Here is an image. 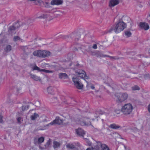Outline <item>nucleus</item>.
<instances>
[{
	"instance_id": "obj_1",
	"label": "nucleus",
	"mask_w": 150,
	"mask_h": 150,
	"mask_svg": "<svg viewBox=\"0 0 150 150\" xmlns=\"http://www.w3.org/2000/svg\"><path fill=\"white\" fill-rule=\"evenodd\" d=\"M126 26V24L124 22L120 21L105 31V33H112L113 32L116 33H118L125 28Z\"/></svg>"
},
{
	"instance_id": "obj_2",
	"label": "nucleus",
	"mask_w": 150,
	"mask_h": 150,
	"mask_svg": "<svg viewBox=\"0 0 150 150\" xmlns=\"http://www.w3.org/2000/svg\"><path fill=\"white\" fill-rule=\"evenodd\" d=\"M33 54L35 56L45 58L49 56L50 54V52L45 50H39L34 51Z\"/></svg>"
},
{
	"instance_id": "obj_3",
	"label": "nucleus",
	"mask_w": 150,
	"mask_h": 150,
	"mask_svg": "<svg viewBox=\"0 0 150 150\" xmlns=\"http://www.w3.org/2000/svg\"><path fill=\"white\" fill-rule=\"evenodd\" d=\"M133 110V107L130 103H127L124 105L122 108L121 111L125 115L130 114Z\"/></svg>"
},
{
	"instance_id": "obj_4",
	"label": "nucleus",
	"mask_w": 150,
	"mask_h": 150,
	"mask_svg": "<svg viewBox=\"0 0 150 150\" xmlns=\"http://www.w3.org/2000/svg\"><path fill=\"white\" fill-rule=\"evenodd\" d=\"M55 9H52V10H48L44 12H40L37 13L36 15V18H39L40 19H44L47 18L50 16L49 13H52L54 11Z\"/></svg>"
},
{
	"instance_id": "obj_5",
	"label": "nucleus",
	"mask_w": 150,
	"mask_h": 150,
	"mask_svg": "<svg viewBox=\"0 0 150 150\" xmlns=\"http://www.w3.org/2000/svg\"><path fill=\"white\" fill-rule=\"evenodd\" d=\"M66 147L68 149L72 150H85L83 147L79 143H69L66 145Z\"/></svg>"
},
{
	"instance_id": "obj_6",
	"label": "nucleus",
	"mask_w": 150,
	"mask_h": 150,
	"mask_svg": "<svg viewBox=\"0 0 150 150\" xmlns=\"http://www.w3.org/2000/svg\"><path fill=\"white\" fill-rule=\"evenodd\" d=\"M90 120V118L82 117L80 119L77 120L76 122L82 126H89L91 124Z\"/></svg>"
},
{
	"instance_id": "obj_7",
	"label": "nucleus",
	"mask_w": 150,
	"mask_h": 150,
	"mask_svg": "<svg viewBox=\"0 0 150 150\" xmlns=\"http://www.w3.org/2000/svg\"><path fill=\"white\" fill-rule=\"evenodd\" d=\"M116 96H117L118 101L120 102H122L127 100L128 95L126 93H117Z\"/></svg>"
},
{
	"instance_id": "obj_8",
	"label": "nucleus",
	"mask_w": 150,
	"mask_h": 150,
	"mask_svg": "<svg viewBox=\"0 0 150 150\" xmlns=\"http://www.w3.org/2000/svg\"><path fill=\"white\" fill-rule=\"evenodd\" d=\"M72 80L74 83L75 86L79 89H81L83 87L82 84L80 82L79 79L76 76H74Z\"/></svg>"
},
{
	"instance_id": "obj_9",
	"label": "nucleus",
	"mask_w": 150,
	"mask_h": 150,
	"mask_svg": "<svg viewBox=\"0 0 150 150\" xmlns=\"http://www.w3.org/2000/svg\"><path fill=\"white\" fill-rule=\"evenodd\" d=\"M76 74L80 78L85 80L88 78V76L86 75L85 72L82 70H79L76 71Z\"/></svg>"
},
{
	"instance_id": "obj_10",
	"label": "nucleus",
	"mask_w": 150,
	"mask_h": 150,
	"mask_svg": "<svg viewBox=\"0 0 150 150\" xmlns=\"http://www.w3.org/2000/svg\"><path fill=\"white\" fill-rule=\"evenodd\" d=\"M62 122L63 120H62L60 119L59 117H57L54 120L48 125H53L56 124L60 125L62 123Z\"/></svg>"
},
{
	"instance_id": "obj_11",
	"label": "nucleus",
	"mask_w": 150,
	"mask_h": 150,
	"mask_svg": "<svg viewBox=\"0 0 150 150\" xmlns=\"http://www.w3.org/2000/svg\"><path fill=\"white\" fill-rule=\"evenodd\" d=\"M38 2L39 5L46 8H50L51 6L50 3L47 1H44L42 0H39L38 1Z\"/></svg>"
},
{
	"instance_id": "obj_12",
	"label": "nucleus",
	"mask_w": 150,
	"mask_h": 150,
	"mask_svg": "<svg viewBox=\"0 0 150 150\" xmlns=\"http://www.w3.org/2000/svg\"><path fill=\"white\" fill-rule=\"evenodd\" d=\"M44 138L43 137H41L39 138H35L34 139V143L35 144H40L44 141Z\"/></svg>"
},
{
	"instance_id": "obj_13",
	"label": "nucleus",
	"mask_w": 150,
	"mask_h": 150,
	"mask_svg": "<svg viewBox=\"0 0 150 150\" xmlns=\"http://www.w3.org/2000/svg\"><path fill=\"white\" fill-rule=\"evenodd\" d=\"M76 134L80 136H83L85 134V132L81 128H79L75 129Z\"/></svg>"
},
{
	"instance_id": "obj_14",
	"label": "nucleus",
	"mask_w": 150,
	"mask_h": 150,
	"mask_svg": "<svg viewBox=\"0 0 150 150\" xmlns=\"http://www.w3.org/2000/svg\"><path fill=\"white\" fill-rule=\"evenodd\" d=\"M119 1L118 0H111L109 3V6L110 7H113L119 4Z\"/></svg>"
},
{
	"instance_id": "obj_15",
	"label": "nucleus",
	"mask_w": 150,
	"mask_h": 150,
	"mask_svg": "<svg viewBox=\"0 0 150 150\" xmlns=\"http://www.w3.org/2000/svg\"><path fill=\"white\" fill-rule=\"evenodd\" d=\"M139 26L141 28L145 30H148L149 28V27L148 24L146 23H140Z\"/></svg>"
},
{
	"instance_id": "obj_16",
	"label": "nucleus",
	"mask_w": 150,
	"mask_h": 150,
	"mask_svg": "<svg viewBox=\"0 0 150 150\" xmlns=\"http://www.w3.org/2000/svg\"><path fill=\"white\" fill-rule=\"evenodd\" d=\"M19 25V23H16L14 25H13L10 26L9 28V30L8 31L9 33H11L12 32V31L14 30H16V28H17L18 27V26Z\"/></svg>"
},
{
	"instance_id": "obj_17",
	"label": "nucleus",
	"mask_w": 150,
	"mask_h": 150,
	"mask_svg": "<svg viewBox=\"0 0 150 150\" xmlns=\"http://www.w3.org/2000/svg\"><path fill=\"white\" fill-rule=\"evenodd\" d=\"M62 2V0H52L51 1V4L52 5H58L61 4Z\"/></svg>"
},
{
	"instance_id": "obj_18",
	"label": "nucleus",
	"mask_w": 150,
	"mask_h": 150,
	"mask_svg": "<svg viewBox=\"0 0 150 150\" xmlns=\"http://www.w3.org/2000/svg\"><path fill=\"white\" fill-rule=\"evenodd\" d=\"M59 77L61 79H65L68 78V75L65 73H60L59 74Z\"/></svg>"
},
{
	"instance_id": "obj_19",
	"label": "nucleus",
	"mask_w": 150,
	"mask_h": 150,
	"mask_svg": "<svg viewBox=\"0 0 150 150\" xmlns=\"http://www.w3.org/2000/svg\"><path fill=\"white\" fill-rule=\"evenodd\" d=\"M30 77L32 79L35 81H40L41 80L40 77L39 76H38L36 75L31 74Z\"/></svg>"
},
{
	"instance_id": "obj_20",
	"label": "nucleus",
	"mask_w": 150,
	"mask_h": 150,
	"mask_svg": "<svg viewBox=\"0 0 150 150\" xmlns=\"http://www.w3.org/2000/svg\"><path fill=\"white\" fill-rule=\"evenodd\" d=\"M61 144L57 141H54L53 143V147L54 149L59 148Z\"/></svg>"
},
{
	"instance_id": "obj_21",
	"label": "nucleus",
	"mask_w": 150,
	"mask_h": 150,
	"mask_svg": "<svg viewBox=\"0 0 150 150\" xmlns=\"http://www.w3.org/2000/svg\"><path fill=\"white\" fill-rule=\"evenodd\" d=\"M103 144L100 142L98 143L97 145H96L95 147V149L96 150H102L101 145Z\"/></svg>"
},
{
	"instance_id": "obj_22",
	"label": "nucleus",
	"mask_w": 150,
	"mask_h": 150,
	"mask_svg": "<svg viewBox=\"0 0 150 150\" xmlns=\"http://www.w3.org/2000/svg\"><path fill=\"white\" fill-rule=\"evenodd\" d=\"M47 91L49 94H53L54 93L53 88L52 86H50L47 88Z\"/></svg>"
},
{
	"instance_id": "obj_23",
	"label": "nucleus",
	"mask_w": 150,
	"mask_h": 150,
	"mask_svg": "<svg viewBox=\"0 0 150 150\" xmlns=\"http://www.w3.org/2000/svg\"><path fill=\"white\" fill-rule=\"evenodd\" d=\"M104 113V112L103 111L100 110L96 111L95 112V114L96 115H95V116L97 118L99 117V115H102Z\"/></svg>"
},
{
	"instance_id": "obj_24",
	"label": "nucleus",
	"mask_w": 150,
	"mask_h": 150,
	"mask_svg": "<svg viewBox=\"0 0 150 150\" xmlns=\"http://www.w3.org/2000/svg\"><path fill=\"white\" fill-rule=\"evenodd\" d=\"M120 126L118 125H117L115 124H111L110 126V127L113 129H117L120 128Z\"/></svg>"
},
{
	"instance_id": "obj_25",
	"label": "nucleus",
	"mask_w": 150,
	"mask_h": 150,
	"mask_svg": "<svg viewBox=\"0 0 150 150\" xmlns=\"http://www.w3.org/2000/svg\"><path fill=\"white\" fill-rule=\"evenodd\" d=\"M39 117V115L38 114L36 113H34V114L32 115L31 117V119L32 120H34L36 118Z\"/></svg>"
},
{
	"instance_id": "obj_26",
	"label": "nucleus",
	"mask_w": 150,
	"mask_h": 150,
	"mask_svg": "<svg viewBox=\"0 0 150 150\" xmlns=\"http://www.w3.org/2000/svg\"><path fill=\"white\" fill-rule=\"evenodd\" d=\"M13 40L15 41H17L18 40H21V42H23V40L21 39L18 36H15L13 38Z\"/></svg>"
},
{
	"instance_id": "obj_27",
	"label": "nucleus",
	"mask_w": 150,
	"mask_h": 150,
	"mask_svg": "<svg viewBox=\"0 0 150 150\" xmlns=\"http://www.w3.org/2000/svg\"><path fill=\"white\" fill-rule=\"evenodd\" d=\"M51 141L50 139H49L46 144L45 145V149H48L50 147V144Z\"/></svg>"
},
{
	"instance_id": "obj_28",
	"label": "nucleus",
	"mask_w": 150,
	"mask_h": 150,
	"mask_svg": "<svg viewBox=\"0 0 150 150\" xmlns=\"http://www.w3.org/2000/svg\"><path fill=\"white\" fill-rule=\"evenodd\" d=\"M102 150H110L108 146L104 144H103L101 145Z\"/></svg>"
},
{
	"instance_id": "obj_29",
	"label": "nucleus",
	"mask_w": 150,
	"mask_h": 150,
	"mask_svg": "<svg viewBox=\"0 0 150 150\" xmlns=\"http://www.w3.org/2000/svg\"><path fill=\"white\" fill-rule=\"evenodd\" d=\"M11 47L10 45L7 46L5 49V51L6 52H8L11 50Z\"/></svg>"
},
{
	"instance_id": "obj_30",
	"label": "nucleus",
	"mask_w": 150,
	"mask_h": 150,
	"mask_svg": "<svg viewBox=\"0 0 150 150\" xmlns=\"http://www.w3.org/2000/svg\"><path fill=\"white\" fill-rule=\"evenodd\" d=\"M40 71H43L46 73H52L53 72L52 71L47 70L45 69H40Z\"/></svg>"
},
{
	"instance_id": "obj_31",
	"label": "nucleus",
	"mask_w": 150,
	"mask_h": 150,
	"mask_svg": "<svg viewBox=\"0 0 150 150\" xmlns=\"http://www.w3.org/2000/svg\"><path fill=\"white\" fill-rule=\"evenodd\" d=\"M132 89L133 90H139L140 88L138 86L135 85L132 87Z\"/></svg>"
},
{
	"instance_id": "obj_32",
	"label": "nucleus",
	"mask_w": 150,
	"mask_h": 150,
	"mask_svg": "<svg viewBox=\"0 0 150 150\" xmlns=\"http://www.w3.org/2000/svg\"><path fill=\"white\" fill-rule=\"evenodd\" d=\"M125 35L127 37H130L132 35L131 33L129 31H126L125 32Z\"/></svg>"
},
{
	"instance_id": "obj_33",
	"label": "nucleus",
	"mask_w": 150,
	"mask_h": 150,
	"mask_svg": "<svg viewBox=\"0 0 150 150\" xmlns=\"http://www.w3.org/2000/svg\"><path fill=\"white\" fill-rule=\"evenodd\" d=\"M33 70H36L38 71H40V69L35 65V66L33 68Z\"/></svg>"
},
{
	"instance_id": "obj_34",
	"label": "nucleus",
	"mask_w": 150,
	"mask_h": 150,
	"mask_svg": "<svg viewBox=\"0 0 150 150\" xmlns=\"http://www.w3.org/2000/svg\"><path fill=\"white\" fill-rule=\"evenodd\" d=\"M3 116L1 115L0 114V123H2L3 122Z\"/></svg>"
},
{
	"instance_id": "obj_35",
	"label": "nucleus",
	"mask_w": 150,
	"mask_h": 150,
	"mask_svg": "<svg viewBox=\"0 0 150 150\" xmlns=\"http://www.w3.org/2000/svg\"><path fill=\"white\" fill-rule=\"evenodd\" d=\"M21 118L20 117H18L17 119V120L18 122L21 123Z\"/></svg>"
},
{
	"instance_id": "obj_36",
	"label": "nucleus",
	"mask_w": 150,
	"mask_h": 150,
	"mask_svg": "<svg viewBox=\"0 0 150 150\" xmlns=\"http://www.w3.org/2000/svg\"><path fill=\"white\" fill-rule=\"evenodd\" d=\"M93 48L95 49H96L97 48V46L96 44H94L92 47Z\"/></svg>"
},
{
	"instance_id": "obj_37",
	"label": "nucleus",
	"mask_w": 150,
	"mask_h": 150,
	"mask_svg": "<svg viewBox=\"0 0 150 150\" xmlns=\"http://www.w3.org/2000/svg\"><path fill=\"white\" fill-rule=\"evenodd\" d=\"M87 144L89 146H91L92 144L88 140L87 141Z\"/></svg>"
},
{
	"instance_id": "obj_38",
	"label": "nucleus",
	"mask_w": 150,
	"mask_h": 150,
	"mask_svg": "<svg viewBox=\"0 0 150 150\" xmlns=\"http://www.w3.org/2000/svg\"><path fill=\"white\" fill-rule=\"evenodd\" d=\"M47 64H46L45 63H43L41 65V67H45Z\"/></svg>"
},
{
	"instance_id": "obj_39",
	"label": "nucleus",
	"mask_w": 150,
	"mask_h": 150,
	"mask_svg": "<svg viewBox=\"0 0 150 150\" xmlns=\"http://www.w3.org/2000/svg\"><path fill=\"white\" fill-rule=\"evenodd\" d=\"M147 109L148 111L150 113V104L148 105Z\"/></svg>"
},
{
	"instance_id": "obj_40",
	"label": "nucleus",
	"mask_w": 150,
	"mask_h": 150,
	"mask_svg": "<svg viewBox=\"0 0 150 150\" xmlns=\"http://www.w3.org/2000/svg\"><path fill=\"white\" fill-rule=\"evenodd\" d=\"M26 106H23L22 107V109L23 111H24L25 110Z\"/></svg>"
},
{
	"instance_id": "obj_41",
	"label": "nucleus",
	"mask_w": 150,
	"mask_h": 150,
	"mask_svg": "<svg viewBox=\"0 0 150 150\" xmlns=\"http://www.w3.org/2000/svg\"><path fill=\"white\" fill-rule=\"evenodd\" d=\"M88 49H85L86 50L87 52H89V49L90 48H91V47H88Z\"/></svg>"
},
{
	"instance_id": "obj_42",
	"label": "nucleus",
	"mask_w": 150,
	"mask_h": 150,
	"mask_svg": "<svg viewBox=\"0 0 150 150\" xmlns=\"http://www.w3.org/2000/svg\"><path fill=\"white\" fill-rule=\"evenodd\" d=\"M86 150H93V148H87Z\"/></svg>"
},
{
	"instance_id": "obj_43",
	"label": "nucleus",
	"mask_w": 150,
	"mask_h": 150,
	"mask_svg": "<svg viewBox=\"0 0 150 150\" xmlns=\"http://www.w3.org/2000/svg\"><path fill=\"white\" fill-rule=\"evenodd\" d=\"M91 88L92 89H94L95 88V87L93 86H91Z\"/></svg>"
},
{
	"instance_id": "obj_44",
	"label": "nucleus",
	"mask_w": 150,
	"mask_h": 150,
	"mask_svg": "<svg viewBox=\"0 0 150 150\" xmlns=\"http://www.w3.org/2000/svg\"><path fill=\"white\" fill-rule=\"evenodd\" d=\"M54 99L55 100L54 102H56V101H57V98L56 97H54Z\"/></svg>"
},
{
	"instance_id": "obj_45",
	"label": "nucleus",
	"mask_w": 150,
	"mask_h": 150,
	"mask_svg": "<svg viewBox=\"0 0 150 150\" xmlns=\"http://www.w3.org/2000/svg\"><path fill=\"white\" fill-rule=\"evenodd\" d=\"M92 119V120H93V121H94V119H93V118L92 119Z\"/></svg>"
},
{
	"instance_id": "obj_46",
	"label": "nucleus",
	"mask_w": 150,
	"mask_h": 150,
	"mask_svg": "<svg viewBox=\"0 0 150 150\" xmlns=\"http://www.w3.org/2000/svg\"><path fill=\"white\" fill-rule=\"evenodd\" d=\"M135 130L136 131L137 130V128H135Z\"/></svg>"
},
{
	"instance_id": "obj_47",
	"label": "nucleus",
	"mask_w": 150,
	"mask_h": 150,
	"mask_svg": "<svg viewBox=\"0 0 150 150\" xmlns=\"http://www.w3.org/2000/svg\"><path fill=\"white\" fill-rule=\"evenodd\" d=\"M72 64V63H71V64H70V66H71V64Z\"/></svg>"
},
{
	"instance_id": "obj_48",
	"label": "nucleus",
	"mask_w": 150,
	"mask_h": 150,
	"mask_svg": "<svg viewBox=\"0 0 150 150\" xmlns=\"http://www.w3.org/2000/svg\"><path fill=\"white\" fill-rule=\"evenodd\" d=\"M82 49H83L84 48H83V47H82Z\"/></svg>"
},
{
	"instance_id": "obj_49",
	"label": "nucleus",
	"mask_w": 150,
	"mask_h": 150,
	"mask_svg": "<svg viewBox=\"0 0 150 150\" xmlns=\"http://www.w3.org/2000/svg\"><path fill=\"white\" fill-rule=\"evenodd\" d=\"M27 109H28V106H27Z\"/></svg>"
}]
</instances>
